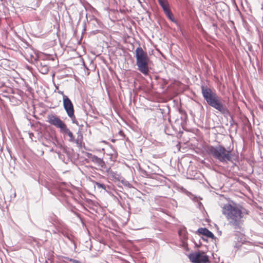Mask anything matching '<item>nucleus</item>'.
<instances>
[{"label": "nucleus", "mask_w": 263, "mask_h": 263, "mask_svg": "<svg viewBox=\"0 0 263 263\" xmlns=\"http://www.w3.org/2000/svg\"><path fill=\"white\" fill-rule=\"evenodd\" d=\"M52 224H53V223L49 221V224H48V227L52 226Z\"/></svg>", "instance_id": "22"}, {"label": "nucleus", "mask_w": 263, "mask_h": 263, "mask_svg": "<svg viewBox=\"0 0 263 263\" xmlns=\"http://www.w3.org/2000/svg\"><path fill=\"white\" fill-rule=\"evenodd\" d=\"M198 233L204 236H206L207 238H214L215 237V236L212 233V232H211L210 231H209L208 229L205 228H200L198 229Z\"/></svg>", "instance_id": "10"}, {"label": "nucleus", "mask_w": 263, "mask_h": 263, "mask_svg": "<svg viewBox=\"0 0 263 263\" xmlns=\"http://www.w3.org/2000/svg\"><path fill=\"white\" fill-rule=\"evenodd\" d=\"M205 149L209 155L222 163H227L232 160L231 151L230 149H227L222 145H208L206 146Z\"/></svg>", "instance_id": "3"}, {"label": "nucleus", "mask_w": 263, "mask_h": 263, "mask_svg": "<svg viewBox=\"0 0 263 263\" xmlns=\"http://www.w3.org/2000/svg\"><path fill=\"white\" fill-rule=\"evenodd\" d=\"M79 138V136H78L77 139H74V141H71V142H74V143H76L78 145H81V142H80Z\"/></svg>", "instance_id": "17"}, {"label": "nucleus", "mask_w": 263, "mask_h": 263, "mask_svg": "<svg viewBox=\"0 0 263 263\" xmlns=\"http://www.w3.org/2000/svg\"><path fill=\"white\" fill-rule=\"evenodd\" d=\"M58 93L62 95V96H63V100H64V96H66V95H64V92L63 91L59 90V91H58Z\"/></svg>", "instance_id": "20"}, {"label": "nucleus", "mask_w": 263, "mask_h": 263, "mask_svg": "<svg viewBox=\"0 0 263 263\" xmlns=\"http://www.w3.org/2000/svg\"><path fill=\"white\" fill-rule=\"evenodd\" d=\"M242 244H240V243H239L238 244H236L235 246V248H237V250H238L239 249L241 248V247H242Z\"/></svg>", "instance_id": "19"}, {"label": "nucleus", "mask_w": 263, "mask_h": 263, "mask_svg": "<svg viewBox=\"0 0 263 263\" xmlns=\"http://www.w3.org/2000/svg\"><path fill=\"white\" fill-rule=\"evenodd\" d=\"M136 65L138 70L144 75H147L149 72L148 67V57L146 52L139 46L136 50Z\"/></svg>", "instance_id": "4"}, {"label": "nucleus", "mask_w": 263, "mask_h": 263, "mask_svg": "<svg viewBox=\"0 0 263 263\" xmlns=\"http://www.w3.org/2000/svg\"><path fill=\"white\" fill-rule=\"evenodd\" d=\"M189 258L193 263H209V256L201 251L189 254Z\"/></svg>", "instance_id": "5"}, {"label": "nucleus", "mask_w": 263, "mask_h": 263, "mask_svg": "<svg viewBox=\"0 0 263 263\" xmlns=\"http://www.w3.org/2000/svg\"><path fill=\"white\" fill-rule=\"evenodd\" d=\"M201 93L208 105L218 110L224 116H230V112L226 106L223 105L220 98L206 86H201Z\"/></svg>", "instance_id": "2"}, {"label": "nucleus", "mask_w": 263, "mask_h": 263, "mask_svg": "<svg viewBox=\"0 0 263 263\" xmlns=\"http://www.w3.org/2000/svg\"><path fill=\"white\" fill-rule=\"evenodd\" d=\"M107 172H108V174L110 175L111 176H112L113 178H114L115 179L118 178V177H117V176H118V175L116 173L113 172L112 170H108L107 171Z\"/></svg>", "instance_id": "15"}, {"label": "nucleus", "mask_w": 263, "mask_h": 263, "mask_svg": "<svg viewBox=\"0 0 263 263\" xmlns=\"http://www.w3.org/2000/svg\"><path fill=\"white\" fill-rule=\"evenodd\" d=\"M248 49L250 51L252 49V46H249Z\"/></svg>", "instance_id": "24"}, {"label": "nucleus", "mask_w": 263, "mask_h": 263, "mask_svg": "<svg viewBox=\"0 0 263 263\" xmlns=\"http://www.w3.org/2000/svg\"><path fill=\"white\" fill-rule=\"evenodd\" d=\"M49 123L60 129L61 131L66 125L65 123L61 120L60 118L56 115L50 114L47 116V121Z\"/></svg>", "instance_id": "6"}, {"label": "nucleus", "mask_w": 263, "mask_h": 263, "mask_svg": "<svg viewBox=\"0 0 263 263\" xmlns=\"http://www.w3.org/2000/svg\"><path fill=\"white\" fill-rule=\"evenodd\" d=\"M222 214L226 216L228 224L235 230H241L245 216L248 214V211L239 204H225L222 207Z\"/></svg>", "instance_id": "1"}, {"label": "nucleus", "mask_w": 263, "mask_h": 263, "mask_svg": "<svg viewBox=\"0 0 263 263\" xmlns=\"http://www.w3.org/2000/svg\"><path fill=\"white\" fill-rule=\"evenodd\" d=\"M158 1L164 12L169 9L168 4L166 0H158Z\"/></svg>", "instance_id": "12"}, {"label": "nucleus", "mask_w": 263, "mask_h": 263, "mask_svg": "<svg viewBox=\"0 0 263 263\" xmlns=\"http://www.w3.org/2000/svg\"><path fill=\"white\" fill-rule=\"evenodd\" d=\"M165 14L167 16V17L173 22H175L176 21L174 18L173 15L171 12L170 9H168L166 11H164Z\"/></svg>", "instance_id": "14"}, {"label": "nucleus", "mask_w": 263, "mask_h": 263, "mask_svg": "<svg viewBox=\"0 0 263 263\" xmlns=\"http://www.w3.org/2000/svg\"><path fill=\"white\" fill-rule=\"evenodd\" d=\"M95 184L97 186V187H98L99 189H102L103 190H106V186L104 184L96 182Z\"/></svg>", "instance_id": "16"}, {"label": "nucleus", "mask_w": 263, "mask_h": 263, "mask_svg": "<svg viewBox=\"0 0 263 263\" xmlns=\"http://www.w3.org/2000/svg\"><path fill=\"white\" fill-rule=\"evenodd\" d=\"M63 107L67 114L74 112L73 105L67 96H64L63 100Z\"/></svg>", "instance_id": "7"}, {"label": "nucleus", "mask_w": 263, "mask_h": 263, "mask_svg": "<svg viewBox=\"0 0 263 263\" xmlns=\"http://www.w3.org/2000/svg\"><path fill=\"white\" fill-rule=\"evenodd\" d=\"M61 133L67 134L69 137V141L70 142L71 141H74V137L72 134V133L69 130V129L66 125L63 129L61 131Z\"/></svg>", "instance_id": "11"}, {"label": "nucleus", "mask_w": 263, "mask_h": 263, "mask_svg": "<svg viewBox=\"0 0 263 263\" xmlns=\"http://www.w3.org/2000/svg\"><path fill=\"white\" fill-rule=\"evenodd\" d=\"M69 118H70L71 120L72 123L77 125H79V122L77 120L75 116L74 112L69 113L67 114Z\"/></svg>", "instance_id": "13"}, {"label": "nucleus", "mask_w": 263, "mask_h": 263, "mask_svg": "<svg viewBox=\"0 0 263 263\" xmlns=\"http://www.w3.org/2000/svg\"><path fill=\"white\" fill-rule=\"evenodd\" d=\"M78 126H79V127H81V128H82V127H83V124H81V123H79V125H78Z\"/></svg>", "instance_id": "23"}, {"label": "nucleus", "mask_w": 263, "mask_h": 263, "mask_svg": "<svg viewBox=\"0 0 263 263\" xmlns=\"http://www.w3.org/2000/svg\"><path fill=\"white\" fill-rule=\"evenodd\" d=\"M37 65V68L42 74H46L49 69V61L48 60H39Z\"/></svg>", "instance_id": "8"}, {"label": "nucleus", "mask_w": 263, "mask_h": 263, "mask_svg": "<svg viewBox=\"0 0 263 263\" xmlns=\"http://www.w3.org/2000/svg\"><path fill=\"white\" fill-rule=\"evenodd\" d=\"M86 156L92 162L97 164L98 166L103 167L105 165V162H104L102 159L99 158L97 156L92 155L91 153H87Z\"/></svg>", "instance_id": "9"}, {"label": "nucleus", "mask_w": 263, "mask_h": 263, "mask_svg": "<svg viewBox=\"0 0 263 263\" xmlns=\"http://www.w3.org/2000/svg\"><path fill=\"white\" fill-rule=\"evenodd\" d=\"M71 262H72L73 263H84L83 262H81L78 260L72 259V260H70Z\"/></svg>", "instance_id": "18"}, {"label": "nucleus", "mask_w": 263, "mask_h": 263, "mask_svg": "<svg viewBox=\"0 0 263 263\" xmlns=\"http://www.w3.org/2000/svg\"><path fill=\"white\" fill-rule=\"evenodd\" d=\"M63 258L64 259H65L66 260L69 261H70V260H72V258H69V257H66V256H64Z\"/></svg>", "instance_id": "21"}]
</instances>
